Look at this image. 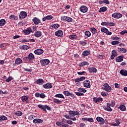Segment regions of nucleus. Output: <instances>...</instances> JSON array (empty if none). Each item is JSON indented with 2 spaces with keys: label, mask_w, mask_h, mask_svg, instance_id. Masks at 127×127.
Wrapping results in <instances>:
<instances>
[{
  "label": "nucleus",
  "mask_w": 127,
  "mask_h": 127,
  "mask_svg": "<svg viewBox=\"0 0 127 127\" xmlns=\"http://www.w3.org/2000/svg\"><path fill=\"white\" fill-rule=\"evenodd\" d=\"M78 92H81L82 93H86V92H87L86 89H85L84 88H79L78 89Z\"/></svg>",
  "instance_id": "nucleus-40"
},
{
  "label": "nucleus",
  "mask_w": 127,
  "mask_h": 127,
  "mask_svg": "<svg viewBox=\"0 0 127 127\" xmlns=\"http://www.w3.org/2000/svg\"><path fill=\"white\" fill-rule=\"evenodd\" d=\"M69 38L70 39H76V38H77V36L76 35H69Z\"/></svg>",
  "instance_id": "nucleus-48"
},
{
  "label": "nucleus",
  "mask_w": 127,
  "mask_h": 127,
  "mask_svg": "<svg viewBox=\"0 0 127 127\" xmlns=\"http://www.w3.org/2000/svg\"><path fill=\"white\" fill-rule=\"evenodd\" d=\"M43 87L44 89H51L52 88V83H47L43 85Z\"/></svg>",
  "instance_id": "nucleus-18"
},
{
  "label": "nucleus",
  "mask_w": 127,
  "mask_h": 127,
  "mask_svg": "<svg viewBox=\"0 0 127 127\" xmlns=\"http://www.w3.org/2000/svg\"><path fill=\"white\" fill-rule=\"evenodd\" d=\"M79 9L81 12H83V13H86V12L88 11V7L85 5H82L80 7Z\"/></svg>",
  "instance_id": "nucleus-9"
},
{
  "label": "nucleus",
  "mask_w": 127,
  "mask_h": 127,
  "mask_svg": "<svg viewBox=\"0 0 127 127\" xmlns=\"http://www.w3.org/2000/svg\"><path fill=\"white\" fill-rule=\"evenodd\" d=\"M116 62H122L124 61V56H120L116 59Z\"/></svg>",
  "instance_id": "nucleus-22"
},
{
  "label": "nucleus",
  "mask_w": 127,
  "mask_h": 127,
  "mask_svg": "<svg viewBox=\"0 0 127 127\" xmlns=\"http://www.w3.org/2000/svg\"><path fill=\"white\" fill-rule=\"evenodd\" d=\"M35 118H36V117H35V116H34V115H30L28 117V119L29 121H32V120H33L34 119H35Z\"/></svg>",
  "instance_id": "nucleus-37"
},
{
  "label": "nucleus",
  "mask_w": 127,
  "mask_h": 127,
  "mask_svg": "<svg viewBox=\"0 0 127 127\" xmlns=\"http://www.w3.org/2000/svg\"><path fill=\"white\" fill-rule=\"evenodd\" d=\"M7 120V117L4 116V115H2L0 117V123H2V122H4V121H6Z\"/></svg>",
  "instance_id": "nucleus-27"
},
{
  "label": "nucleus",
  "mask_w": 127,
  "mask_h": 127,
  "mask_svg": "<svg viewBox=\"0 0 127 127\" xmlns=\"http://www.w3.org/2000/svg\"><path fill=\"white\" fill-rule=\"evenodd\" d=\"M85 35L87 36V37H90L91 36V32L90 31H86L85 32Z\"/></svg>",
  "instance_id": "nucleus-46"
},
{
  "label": "nucleus",
  "mask_w": 127,
  "mask_h": 127,
  "mask_svg": "<svg viewBox=\"0 0 127 127\" xmlns=\"http://www.w3.org/2000/svg\"><path fill=\"white\" fill-rule=\"evenodd\" d=\"M79 44L80 45H82L83 46H85L87 45V43L84 41H81L79 42Z\"/></svg>",
  "instance_id": "nucleus-47"
},
{
  "label": "nucleus",
  "mask_w": 127,
  "mask_h": 127,
  "mask_svg": "<svg viewBox=\"0 0 127 127\" xmlns=\"http://www.w3.org/2000/svg\"><path fill=\"white\" fill-rule=\"evenodd\" d=\"M88 70L90 73H96V68L95 67H89Z\"/></svg>",
  "instance_id": "nucleus-33"
},
{
  "label": "nucleus",
  "mask_w": 127,
  "mask_h": 127,
  "mask_svg": "<svg viewBox=\"0 0 127 127\" xmlns=\"http://www.w3.org/2000/svg\"><path fill=\"white\" fill-rule=\"evenodd\" d=\"M35 97H36V98H39V97L40 96V93H39V92H36L35 94Z\"/></svg>",
  "instance_id": "nucleus-62"
},
{
  "label": "nucleus",
  "mask_w": 127,
  "mask_h": 127,
  "mask_svg": "<svg viewBox=\"0 0 127 127\" xmlns=\"http://www.w3.org/2000/svg\"><path fill=\"white\" fill-rule=\"evenodd\" d=\"M56 125L58 126V127H61L62 126V125H63V123L60 122H56Z\"/></svg>",
  "instance_id": "nucleus-55"
},
{
  "label": "nucleus",
  "mask_w": 127,
  "mask_h": 127,
  "mask_svg": "<svg viewBox=\"0 0 127 127\" xmlns=\"http://www.w3.org/2000/svg\"><path fill=\"white\" fill-rule=\"evenodd\" d=\"M63 94L65 96H70V92H68L67 91H64Z\"/></svg>",
  "instance_id": "nucleus-51"
},
{
  "label": "nucleus",
  "mask_w": 127,
  "mask_h": 127,
  "mask_svg": "<svg viewBox=\"0 0 127 127\" xmlns=\"http://www.w3.org/2000/svg\"><path fill=\"white\" fill-rule=\"evenodd\" d=\"M110 104L111 107H115V106H116V102L114 100L111 101Z\"/></svg>",
  "instance_id": "nucleus-45"
},
{
  "label": "nucleus",
  "mask_w": 127,
  "mask_h": 127,
  "mask_svg": "<svg viewBox=\"0 0 127 127\" xmlns=\"http://www.w3.org/2000/svg\"><path fill=\"white\" fill-rule=\"evenodd\" d=\"M90 52L89 50H85L82 52V55L83 56H88L90 55Z\"/></svg>",
  "instance_id": "nucleus-29"
},
{
  "label": "nucleus",
  "mask_w": 127,
  "mask_h": 127,
  "mask_svg": "<svg viewBox=\"0 0 127 127\" xmlns=\"http://www.w3.org/2000/svg\"><path fill=\"white\" fill-rule=\"evenodd\" d=\"M46 17H47V19L48 20H50L52 19V18H53V16L51 15H47Z\"/></svg>",
  "instance_id": "nucleus-53"
},
{
  "label": "nucleus",
  "mask_w": 127,
  "mask_h": 127,
  "mask_svg": "<svg viewBox=\"0 0 127 127\" xmlns=\"http://www.w3.org/2000/svg\"><path fill=\"white\" fill-rule=\"evenodd\" d=\"M112 55L114 56H118V51L116 50H113L112 51Z\"/></svg>",
  "instance_id": "nucleus-39"
},
{
  "label": "nucleus",
  "mask_w": 127,
  "mask_h": 127,
  "mask_svg": "<svg viewBox=\"0 0 127 127\" xmlns=\"http://www.w3.org/2000/svg\"><path fill=\"white\" fill-rule=\"evenodd\" d=\"M23 69L26 72H31V71H32V69L29 68H24Z\"/></svg>",
  "instance_id": "nucleus-58"
},
{
  "label": "nucleus",
  "mask_w": 127,
  "mask_h": 127,
  "mask_svg": "<svg viewBox=\"0 0 127 127\" xmlns=\"http://www.w3.org/2000/svg\"><path fill=\"white\" fill-rule=\"evenodd\" d=\"M112 16L114 18L119 19L121 18L123 16V15L120 13L116 12L112 14Z\"/></svg>",
  "instance_id": "nucleus-11"
},
{
  "label": "nucleus",
  "mask_w": 127,
  "mask_h": 127,
  "mask_svg": "<svg viewBox=\"0 0 127 127\" xmlns=\"http://www.w3.org/2000/svg\"><path fill=\"white\" fill-rule=\"evenodd\" d=\"M119 44H120V42L118 41H113L111 43L112 45H117Z\"/></svg>",
  "instance_id": "nucleus-44"
},
{
  "label": "nucleus",
  "mask_w": 127,
  "mask_h": 127,
  "mask_svg": "<svg viewBox=\"0 0 127 127\" xmlns=\"http://www.w3.org/2000/svg\"><path fill=\"white\" fill-rule=\"evenodd\" d=\"M46 97V95H45L44 93L40 94V98L41 99H44Z\"/></svg>",
  "instance_id": "nucleus-54"
},
{
  "label": "nucleus",
  "mask_w": 127,
  "mask_h": 127,
  "mask_svg": "<svg viewBox=\"0 0 127 127\" xmlns=\"http://www.w3.org/2000/svg\"><path fill=\"white\" fill-rule=\"evenodd\" d=\"M32 20L35 25H38V24L41 23V20L36 17H34Z\"/></svg>",
  "instance_id": "nucleus-7"
},
{
  "label": "nucleus",
  "mask_w": 127,
  "mask_h": 127,
  "mask_svg": "<svg viewBox=\"0 0 127 127\" xmlns=\"http://www.w3.org/2000/svg\"><path fill=\"white\" fill-rule=\"evenodd\" d=\"M15 64L17 65H20V64H22V60L20 58H18L16 59L15 61Z\"/></svg>",
  "instance_id": "nucleus-24"
},
{
  "label": "nucleus",
  "mask_w": 127,
  "mask_h": 127,
  "mask_svg": "<svg viewBox=\"0 0 127 127\" xmlns=\"http://www.w3.org/2000/svg\"><path fill=\"white\" fill-rule=\"evenodd\" d=\"M55 97L56 98H60L61 99H65V97H64V95L62 94L59 93L58 94H56Z\"/></svg>",
  "instance_id": "nucleus-31"
},
{
  "label": "nucleus",
  "mask_w": 127,
  "mask_h": 127,
  "mask_svg": "<svg viewBox=\"0 0 127 127\" xmlns=\"http://www.w3.org/2000/svg\"><path fill=\"white\" fill-rule=\"evenodd\" d=\"M76 95L77 96H84V93L82 92H76Z\"/></svg>",
  "instance_id": "nucleus-57"
},
{
  "label": "nucleus",
  "mask_w": 127,
  "mask_h": 127,
  "mask_svg": "<svg viewBox=\"0 0 127 127\" xmlns=\"http://www.w3.org/2000/svg\"><path fill=\"white\" fill-rule=\"evenodd\" d=\"M27 16V13L25 11H21L19 14V18L20 19H24Z\"/></svg>",
  "instance_id": "nucleus-10"
},
{
  "label": "nucleus",
  "mask_w": 127,
  "mask_h": 127,
  "mask_svg": "<svg viewBox=\"0 0 127 127\" xmlns=\"http://www.w3.org/2000/svg\"><path fill=\"white\" fill-rule=\"evenodd\" d=\"M19 47L22 50H27L30 48V47H28L27 45L19 46Z\"/></svg>",
  "instance_id": "nucleus-25"
},
{
  "label": "nucleus",
  "mask_w": 127,
  "mask_h": 127,
  "mask_svg": "<svg viewBox=\"0 0 127 127\" xmlns=\"http://www.w3.org/2000/svg\"><path fill=\"white\" fill-rule=\"evenodd\" d=\"M33 124H42L43 120L40 119H35L33 120Z\"/></svg>",
  "instance_id": "nucleus-19"
},
{
  "label": "nucleus",
  "mask_w": 127,
  "mask_h": 127,
  "mask_svg": "<svg viewBox=\"0 0 127 127\" xmlns=\"http://www.w3.org/2000/svg\"><path fill=\"white\" fill-rule=\"evenodd\" d=\"M66 123L68 125H73V121L71 120H67Z\"/></svg>",
  "instance_id": "nucleus-59"
},
{
  "label": "nucleus",
  "mask_w": 127,
  "mask_h": 127,
  "mask_svg": "<svg viewBox=\"0 0 127 127\" xmlns=\"http://www.w3.org/2000/svg\"><path fill=\"white\" fill-rule=\"evenodd\" d=\"M101 96H103V97H107V96H108L109 95V94L106 93L105 92H102L101 93Z\"/></svg>",
  "instance_id": "nucleus-52"
},
{
  "label": "nucleus",
  "mask_w": 127,
  "mask_h": 127,
  "mask_svg": "<svg viewBox=\"0 0 127 127\" xmlns=\"http://www.w3.org/2000/svg\"><path fill=\"white\" fill-rule=\"evenodd\" d=\"M15 116H17V117H21L22 116L23 113L21 111H17L15 112Z\"/></svg>",
  "instance_id": "nucleus-35"
},
{
  "label": "nucleus",
  "mask_w": 127,
  "mask_h": 127,
  "mask_svg": "<svg viewBox=\"0 0 127 127\" xmlns=\"http://www.w3.org/2000/svg\"><path fill=\"white\" fill-rule=\"evenodd\" d=\"M20 37V36L19 35H15L13 37V39H17V38H19Z\"/></svg>",
  "instance_id": "nucleus-64"
},
{
  "label": "nucleus",
  "mask_w": 127,
  "mask_h": 127,
  "mask_svg": "<svg viewBox=\"0 0 127 127\" xmlns=\"http://www.w3.org/2000/svg\"><path fill=\"white\" fill-rule=\"evenodd\" d=\"M107 10H108V7L103 6L100 8L99 12H105V11H107Z\"/></svg>",
  "instance_id": "nucleus-28"
},
{
  "label": "nucleus",
  "mask_w": 127,
  "mask_h": 127,
  "mask_svg": "<svg viewBox=\"0 0 127 127\" xmlns=\"http://www.w3.org/2000/svg\"><path fill=\"white\" fill-rule=\"evenodd\" d=\"M68 114L70 116H80V113L77 111H73L70 110L68 111Z\"/></svg>",
  "instance_id": "nucleus-12"
},
{
  "label": "nucleus",
  "mask_w": 127,
  "mask_h": 127,
  "mask_svg": "<svg viewBox=\"0 0 127 127\" xmlns=\"http://www.w3.org/2000/svg\"><path fill=\"white\" fill-rule=\"evenodd\" d=\"M121 39L120 37H112V40H120Z\"/></svg>",
  "instance_id": "nucleus-56"
},
{
  "label": "nucleus",
  "mask_w": 127,
  "mask_h": 127,
  "mask_svg": "<svg viewBox=\"0 0 127 127\" xmlns=\"http://www.w3.org/2000/svg\"><path fill=\"white\" fill-rule=\"evenodd\" d=\"M62 20H66L67 22H72L73 21V19L70 17L68 16H63L62 18Z\"/></svg>",
  "instance_id": "nucleus-15"
},
{
  "label": "nucleus",
  "mask_w": 127,
  "mask_h": 127,
  "mask_svg": "<svg viewBox=\"0 0 127 127\" xmlns=\"http://www.w3.org/2000/svg\"><path fill=\"white\" fill-rule=\"evenodd\" d=\"M100 102H103V98L102 97L97 98L96 99V103H100Z\"/></svg>",
  "instance_id": "nucleus-42"
},
{
  "label": "nucleus",
  "mask_w": 127,
  "mask_h": 127,
  "mask_svg": "<svg viewBox=\"0 0 127 127\" xmlns=\"http://www.w3.org/2000/svg\"><path fill=\"white\" fill-rule=\"evenodd\" d=\"M37 85H43L44 84V80L42 78H39L36 81Z\"/></svg>",
  "instance_id": "nucleus-23"
},
{
  "label": "nucleus",
  "mask_w": 127,
  "mask_h": 127,
  "mask_svg": "<svg viewBox=\"0 0 127 127\" xmlns=\"http://www.w3.org/2000/svg\"><path fill=\"white\" fill-rule=\"evenodd\" d=\"M35 37H40L42 35V32L40 31H37L34 34Z\"/></svg>",
  "instance_id": "nucleus-21"
},
{
  "label": "nucleus",
  "mask_w": 127,
  "mask_h": 127,
  "mask_svg": "<svg viewBox=\"0 0 127 127\" xmlns=\"http://www.w3.org/2000/svg\"><path fill=\"white\" fill-rule=\"evenodd\" d=\"M40 63H41V65H42V66H46L47 65H48V64H49V63H50V61H49V60L48 59H44V60H41L40 61Z\"/></svg>",
  "instance_id": "nucleus-4"
},
{
  "label": "nucleus",
  "mask_w": 127,
  "mask_h": 127,
  "mask_svg": "<svg viewBox=\"0 0 127 127\" xmlns=\"http://www.w3.org/2000/svg\"><path fill=\"white\" fill-rule=\"evenodd\" d=\"M118 109H120L122 112H125L127 110V107H126V106L124 105H121L119 107H118Z\"/></svg>",
  "instance_id": "nucleus-26"
},
{
  "label": "nucleus",
  "mask_w": 127,
  "mask_h": 127,
  "mask_svg": "<svg viewBox=\"0 0 127 127\" xmlns=\"http://www.w3.org/2000/svg\"><path fill=\"white\" fill-rule=\"evenodd\" d=\"M5 19H1L0 20V26H3L5 25Z\"/></svg>",
  "instance_id": "nucleus-32"
},
{
  "label": "nucleus",
  "mask_w": 127,
  "mask_h": 127,
  "mask_svg": "<svg viewBox=\"0 0 127 127\" xmlns=\"http://www.w3.org/2000/svg\"><path fill=\"white\" fill-rule=\"evenodd\" d=\"M118 49L120 50V52L122 53H127V49L125 48H119Z\"/></svg>",
  "instance_id": "nucleus-34"
},
{
  "label": "nucleus",
  "mask_w": 127,
  "mask_h": 127,
  "mask_svg": "<svg viewBox=\"0 0 127 127\" xmlns=\"http://www.w3.org/2000/svg\"><path fill=\"white\" fill-rule=\"evenodd\" d=\"M52 28H54V29H57L59 27H60V25L59 24H55L52 25Z\"/></svg>",
  "instance_id": "nucleus-36"
},
{
  "label": "nucleus",
  "mask_w": 127,
  "mask_h": 127,
  "mask_svg": "<svg viewBox=\"0 0 127 127\" xmlns=\"http://www.w3.org/2000/svg\"><path fill=\"white\" fill-rule=\"evenodd\" d=\"M83 86L85 88H91V82L89 80H86L83 82Z\"/></svg>",
  "instance_id": "nucleus-8"
},
{
  "label": "nucleus",
  "mask_w": 127,
  "mask_h": 127,
  "mask_svg": "<svg viewBox=\"0 0 127 127\" xmlns=\"http://www.w3.org/2000/svg\"><path fill=\"white\" fill-rule=\"evenodd\" d=\"M55 34L56 36H58V37H62L63 36V31L61 30H59L55 32Z\"/></svg>",
  "instance_id": "nucleus-16"
},
{
  "label": "nucleus",
  "mask_w": 127,
  "mask_h": 127,
  "mask_svg": "<svg viewBox=\"0 0 127 127\" xmlns=\"http://www.w3.org/2000/svg\"><path fill=\"white\" fill-rule=\"evenodd\" d=\"M38 108L40 109L41 110H42L44 111V112H47L46 109L48 110V111H51V108L50 107L45 105H42L41 104H39L37 105Z\"/></svg>",
  "instance_id": "nucleus-2"
},
{
  "label": "nucleus",
  "mask_w": 127,
  "mask_h": 127,
  "mask_svg": "<svg viewBox=\"0 0 127 127\" xmlns=\"http://www.w3.org/2000/svg\"><path fill=\"white\" fill-rule=\"evenodd\" d=\"M90 30L91 31V33L93 34H95V33H96V28H95L94 27L91 28Z\"/></svg>",
  "instance_id": "nucleus-49"
},
{
  "label": "nucleus",
  "mask_w": 127,
  "mask_h": 127,
  "mask_svg": "<svg viewBox=\"0 0 127 127\" xmlns=\"http://www.w3.org/2000/svg\"><path fill=\"white\" fill-rule=\"evenodd\" d=\"M101 25H108L109 26H115L116 24L113 22H103L101 23Z\"/></svg>",
  "instance_id": "nucleus-13"
},
{
  "label": "nucleus",
  "mask_w": 127,
  "mask_h": 127,
  "mask_svg": "<svg viewBox=\"0 0 127 127\" xmlns=\"http://www.w3.org/2000/svg\"><path fill=\"white\" fill-rule=\"evenodd\" d=\"M28 100V97L26 96H23L21 97V100L22 102H26Z\"/></svg>",
  "instance_id": "nucleus-38"
},
{
  "label": "nucleus",
  "mask_w": 127,
  "mask_h": 127,
  "mask_svg": "<svg viewBox=\"0 0 127 127\" xmlns=\"http://www.w3.org/2000/svg\"><path fill=\"white\" fill-rule=\"evenodd\" d=\"M23 32H24L25 35H29L31 33H33L32 29L30 27H28L27 29L23 30Z\"/></svg>",
  "instance_id": "nucleus-5"
},
{
  "label": "nucleus",
  "mask_w": 127,
  "mask_h": 127,
  "mask_svg": "<svg viewBox=\"0 0 127 127\" xmlns=\"http://www.w3.org/2000/svg\"><path fill=\"white\" fill-rule=\"evenodd\" d=\"M101 30L102 32H104V33H107L108 32V29L105 27L101 28Z\"/></svg>",
  "instance_id": "nucleus-43"
},
{
  "label": "nucleus",
  "mask_w": 127,
  "mask_h": 127,
  "mask_svg": "<svg viewBox=\"0 0 127 127\" xmlns=\"http://www.w3.org/2000/svg\"><path fill=\"white\" fill-rule=\"evenodd\" d=\"M97 57H98V58H99V59H102V58H104V57H105V56H104L103 55H97Z\"/></svg>",
  "instance_id": "nucleus-61"
},
{
  "label": "nucleus",
  "mask_w": 127,
  "mask_h": 127,
  "mask_svg": "<svg viewBox=\"0 0 127 127\" xmlns=\"http://www.w3.org/2000/svg\"><path fill=\"white\" fill-rule=\"evenodd\" d=\"M54 103H55L56 104H61V101H60L59 99H56V98H54Z\"/></svg>",
  "instance_id": "nucleus-41"
},
{
  "label": "nucleus",
  "mask_w": 127,
  "mask_h": 127,
  "mask_svg": "<svg viewBox=\"0 0 127 127\" xmlns=\"http://www.w3.org/2000/svg\"><path fill=\"white\" fill-rule=\"evenodd\" d=\"M11 80H13V77L9 76L8 78L6 79V82H7V83H8V82H10Z\"/></svg>",
  "instance_id": "nucleus-50"
},
{
  "label": "nucleus",
  "mask_w": 127,
  "mask_h": 127,
  "mask_svg": "<svg viewBox=\"0 0 127 127\" xmlns=\"http://www.w3.org/2000/svg\"><path fill=\"white\" fill-rule=\"evenodd\" d=\"M112 107L111 106L110 103H107V107L104 106L103 107V109L105 111H107V112H112L113 111V109L111 108Z\"/></svg>",
  "instance_id": "nucleus-6"
},
{
  "label": "nucleus",
  "mask_w": 127,
  "mask_h": 127,
  "mask_svg": "<svg viewBox=\"0 0 127 127\" xmlns=\"http://www.w3.org/2000/svg\"><path fill=\"white\" fill-rule=\"evenodd\" d=\"M104 3H106V4H110V1L108 0H104Z\"/></svg>",
  "instance_id": "nucleus-63"
},
{
  "label": "nucleus",
  "mask_w": 127,
  "mask_h": 127,
  "mask_svg": "<svg viewBox=\"0 0 127 127\" xmlns=\"http://www.w3.org/2000/svg\"><path fill=\"white\" fill-rule=\"evenodd\" d=\"M115 87L116 89H120V87L118 83H115Z\"/></svg>",
  "instance_id": "nucleus-60"
},
{
  "label": "nucleus",
  "mask_w": 127,
  "mask_h": 127,
  "mask_svg": "<svg viewBox=\"0 0 127 127\" xmlns=\"http://www.w3.org/2000/svg\"><path fill=\"white\" fill-rule=\"evenodd\" d=\"M104 88H103V90H105L106 92L107 93H111L112 91V87L110 86L109 84L108 83H105L103 85Z\"/></svg>",
  "instance_id": "nucleus-3"
},
{
  "label": "nucleus",
  "mask_w": 127,
  "mask_h": 127,
  "mask_svg": "<svg viewBox=\"0 0 127 127\" xmlns=\"http://www.w3.org/2000/svg\"><path fill=\"white\" fill-rule=\"evenodd\" d=\"M86 65H89V63L87 62H82L79 64V65L80 67H83V66H86Z\"/></svg>",
  "instance_id": "nucleus-30"
},
{
  "label": "nucleus",
  "mask_w": 127,
  "mask_h": 127,
  "mask_svg": "<svg viewBox=\"0 0 127 127\" xmlns=\"http://www.w3.org/2000/svg\"><path fill=\"white\" fill-rule=\"evenodd\" d=\"M44 52V51L41 49H38L34 51V53L36 54V55H41V54H43Z\"/></svg>",
  "instance_id": "nucleus-14"
},
{
  "label": "nucleus",
  "mask_w": 127,
  "mask_h": 127,
  "mask_svg": "<svg viewBox=\"0 0 127 127\" xmlns=\"http://www.w3.org/2000/svg\"><path fill=\"white\" fill-rule=\"evenodd\" d=\"M96 121H97V122H99V124L100 125H104V123H105V119H104L102 117H98L96 118Z\"/></svg>",
  "instance_id": "nucleus-17"
},
{
  "label": "nucleus",
  "mask_w": 127,
  "mask_h": 127,
  "mask_svg": "<svg viewBox=\"0 0 127 127\" xmlns=\"http://www.w3.org/2000/svg\"><path fill=\"white\" fill-rule=\"evenodd\" d=\"M120 74L122 75V76H125L127 77V70L126 69H121L120 71Z\"/></svg>",
  "instance_id": "nucleus-20"
},
{
  "label": "nucleus",
  "mask_w": 127,
  "mask_h": 127,
  "mask_svg": "<svg viewBox=\"0 0 127 127\" xmlns=\"http://www.w3.org/2000/svg\"><path fill=\"white\" fill-rule=\"evenodd\" d=\"M34 59V55L32 53H30L27 57L23 58L24 61H27L30 63H32V61Z\"/></svg>",
  "instance_id": "nucleus-1"
}]
</instances>
